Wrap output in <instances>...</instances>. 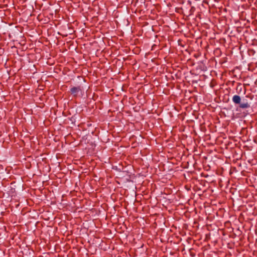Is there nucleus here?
I'll use <instances>...</instances> for the list:
<instances>
[{"mask_svg":"<svg viewBox=\"0 0 257 257\" xmlns=\"http://www.w3.org/2000/svg\"><path fill=\"white\" fill-rule=\"evenodd\" d=\"M232 102L235 105H238L239 108L246 109L250 107L249 103L244 100L241 101V97L238 95H234L232 97Z\"/></svg>","mask_w":257,"mask_h":257,"instance_id":"1","label":"nucleus"},{"mask_svg":"<svg viewBox=\"0 0 257 257\" xmlns=\"http://www.w3.org/2000/svg\"><path fill=\"white\" fill-rule=\"evenodd\" d=\"M70 93L74 97L78 96L79 93H81L82 91V87L81 86H73L70 89Z\"/></svg>","mask_w":257,"mask_h":257,"instance_id":"2","label":"nucleus"}]
</instances>
